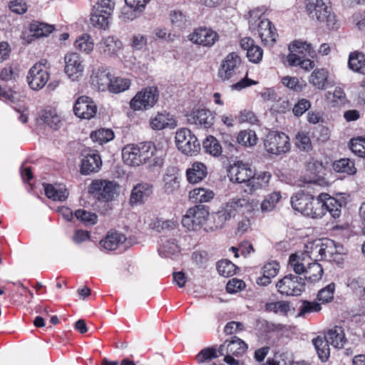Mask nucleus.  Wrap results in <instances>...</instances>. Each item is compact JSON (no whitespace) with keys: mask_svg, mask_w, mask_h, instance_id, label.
<instances>
[{"mask_svg":"<svg viewBox=\"0 0 365 365\" xmlns=\"http://www.w3.org/2000/svg\"><path fill=\"white\" fill-rule=\"evenodd\" d=\"M277 291L286 296H299L305 290L304 279L289 274L284 276L276 284Z\"/></svg>","mask_w":365,"mask_h":365,"instance_id":"obj_13","label":"nucleus"},{"mask_svg":"<svg viewBox=\"0 0 365 365\" xmlns=\"http://www.w3.org/2000/svg\"><path fill=\"white\" fill-rule=\"evenodd\" d=\"M145 164H146L150 169H160L164 164V158L163 157L162 152L157 149L155 154L153 155V156H152L150 158H149L148 162H146Z\"/></svg>","mask_w":365,"mask_h":365,"instance_id":"obj_62","label":"nucleus"},{"mask_svg":"<svg viewBox=\"0 0 365 365\" xmlns=\"http://www.w3.org/2000/svg\"><path fill=\"white\" fill-rule=\"evenodd\" d=\"M124 163L130 166H139L141 164L138 144H128L122 150Z\"/></svg>","mask_w":365,"mask_h":365,"instance_id":"obj_29","label":"nucleus"},{"mask_svg":"<svg viewBox=\"0 0 365 365\" xmlns=\"http://www.w3.org/2000/svg\"><path fill=\"white\" fill-rule=\"evenodd\" d=\"M289 53L286 58L288 66H299L306 71L314 67V61L306 58V54L312 58L317 56L311 43L301 39L295 40L289 45Z\"/></svg>","mask_w":365,"mask_h":365,"instance_id":"obj_4","label":"nucleus"},{"mask_svg":"<svg viewBox=\"0 0 365 365\" xmlns=\"http://www.w3.org/2000/svg\"><path fill=\"white\" fill-rule=\"evenodd\" d=\"M40 119L53 130L58 129L62 125L61 117L55 110H44L40 115Z\"/></svg>","mask_w":365,"mask_h":365,"instance_id":"obj_44","label":"nucleus"},{"mask_svg":"<svg viewBox=\"0 0 365 365\" xmlns=\"http://www.w3.org/2000/svg\"><path fill=\"white\" fill-rule=\"evenodd\" d=\"M266 150L274 155L285 153L289 150V138L284 133L275 130L269 131L264 139Z\"/></svg>","mask_w":365,"mask_h":365,"instance_id":"obj_12","label":"nucleus"},{"mask_svg":"<svg viewBox=\"0 0 365 365\" xmlns=\"http://www.w3.org/2000/svg\"><path fill=\"white\" fill-rule=\"evenodd\" d=\"M175 143L178 150L187 155H195L200 150L197 138L187 128H181L176 132Z\"/></svg>","mask_w":365,"mask_h":365,"instance_id":"obj_11","label":"nucleus"},{"mask_svg":"<svg viewBox=\"0 0 365 365\" xmlns=\"http://www.w3.org/2000/svg\"><path fill=\"white\" fill-rule=\"evenodd\" d=\"M323 199L325 200L324 201L325 213L329 212L333 218H338L341 215V203L327 193L326 197H323Z\"/></svg>","mask_w":365,"mask_h":365,"instance_id":"obj_47","label":"nucleus"},{"mask_svg":"<svg viewBox=\"0 0 365 365\" xmlns=\"http://www.w3.org/2000/svg\"><path fill=\"white\" fill-rule=\"evenodd\" d=\"M75 216L77 219L86 225H94L96 223L98 219L95 213L81 209L75 212Z\"/></svg>","mask_w":365,"mask_h":365,"instance_id":"obj_61","label":"nucleus"},{"mask_svg":"<svg viewBox=\"0 0 365 365\" xmlns=\"http://www.w3.org/2000/svg\"><path fill=\"white\" fill-rule=\"evenodd\" d=\"M158 251L163 257L173 258L180 252V248L175 240L163 237L159 241Z\"/></svg>","mask_w":365,"mask_h":365,"instance_id":"obj_27","label":"nucleus"},{"mask_svg":"<svg viewBox=\"0 0 365 365\" xmlns=\"http://www.w3.org/2000/svg\"><path fill=\"white\" fill-rule=\"evenodd\" d=\"M313 344L317 350L319 358L322 361H326L329 357L330 349L329 342L326 337H322L320 336L314 338L312 340Z\"/></svg>","mask_w":365,"mask_h":365,"instance_id":"obj_45","label":"nucleus"},{"mask_svg":"<svg viewBox=\"0 0 365 365\" xmlns=\"http://www.w3.org/2000/svg\"><path fill=\"white\" fill-rule=\"evenodd\" d=\"M335 291L334 283H330L325 287L322 288L317 294L318 301L322 304L331 302L334 298V293Z\"/></svg>","mask_w":365,"mask_h":365,"instance_id":"obj_60","label":"nucleus"},{"mask_svg":"<svg viewBox=\"0 0 365 365\" xmlns=\"http://www.w3.org/2000/svg\"><path fill=\"white\" fill-rule=\"evenodd\" d=\"M323 197H326V193H321L317 198H314L312 205V213H309V217L312 218H321L325 215V208H324Z\"/></svg>","mask_w":365,"mask_h":365,"instance_id":"obj_53","label":"nucleus"},{"mask_svg":"<svg viewBox=\"0 0 365 365\" xmlns=\"http://www.w3.org/2000/svg\"><path fill=\"white\" fill-rule=\"evenodd\" d=\"M150 125L153 130H162L176 125L175 120L166 112L158 113L150 120Z\"/></svg>","mask_w":365,"mask_h":365,"instance_id":"obj_34","label":"nucleus"},{"mask_svg":"<svg viewBox=\"0 0 365 365\" xmlns=\"http://www.w3.org/2000/svg\"><path fill=\"white\" fill-rule=\"evenodd\" d=\"M102 165L100 155L96 152L86 155L81 161V172L83 175H89L98 172Z\"/></svg>","mask_w":365,"mask_h":365,"instance_id":"obj_25","label":"nucleus"},{"mask_svg":"<svg viewBox=\"0 0 365 365\" xmlns=\"http://www.w3.org/2000/svg\"><path fill=\"white\" fill-rule=\"evenodd\" d=\"M130 86V81L129 79L114 76L113 75L110 85H109V88H108L107 91L114 93H119L128 90Z\"/></svg>","mask_w":365,"mask_h":365,"instance_id":"obj_48","label":"nucleus"},{"mask_svg":"<svg viewBox=\"0 0 365 365\" xmlns=\"http://www.w3.org/2000/svg\"><path fill=\"white\" fill-rule=\"evenodd\" d=\"M311 253L314 255H317L320 256V259H324L329 261H334L336 258V242L331 240H327L321 244L309 243Z\"/></svg>","mask_w":365,"mask_h":365,"instance_id":"obj_19","label":"nucleus"},{"mask_svg":"<svg viewBox=\"0 0 365 365\" xmlns=\"http://www.w3.org/2000/svg\"><path fill=\"white\" fill-rule=\"evenodd\" d=\"M187 121L190 124L210 128L213 124L214 116L212 113L207 109H197L192 110L187 115Z\"/></svg>","mask_w":365,"mask_h":365,"instance_id":"obj_24","label":"nucleus"},{"mask_svg":"<svg viewBox=\"0 0 365 365\" xmlns=\"http://www.w3.org/2000/svg\"><path fill=\"white\" fill-rule=\"evenodd\" d=\"M100 52L106 56L113 57L118 54L123 48L122 42L115 36H109L101 39L98 45Z\"/></svg>","mask_w":365,"mask_h":365,"instance_id":"obj_23","label":"nucleus"},{"mask_svg":"<svg viewBox=\"0 0 365 365\" xmlns=\"http://www.w3.org/2000/svg\"><path fill=\"white\" fill-rule=\"evenodd\" d=\"M118 187L114 181L96 179L89 185L88 192L99 201L110 202L117 195Z\"/></svg>","mask_w":365,"mask_h":365,"instance_id":"obj_9","label":"nucleus"},{"mask_svg":"<svg viewBox=\"0 0 365 365\" xmlns=\"http://www.w3.org/2000/svg\"><path fill=\"white\" fill-rule=\"evenodd\" d=\"M296 145L302 150H309L312 148V143L308 133L299 132L296 135Z\"/></svg>","mask_w":365,"mask_h":365,"instance_id":"obj_63","label":"nucleus"},{"mask_svg":"<svg viewBox=\"0 0 365 365\" xmlns=\"http://www.w3.org/2000/svg\"><path fill=\"white\" fill-rule=\"evenodd\" d=\"M253 175V170L250 165L242 162H237L230 167L228 175L230 180L237 183H248L250 177Z\"/></svg>","mask_w":365,"mask_h":365,"instance_id":"obj_20","label":"nucleus"},{"mask_svg":"<svg viewBox=\"0 0 365 365\" xmlns=\"http://www.w3.org/2000/svg\"><path fill=\"white\" fill-rule=\"evenodd\" d=\"M349 146L356 155L365 158V135L352 138Z\"/></svg>","mask_w":365,"mask_h":365,"instance_id":"obj_56","label":"nucleus"},{"mask_svg":"<svg viewBox=\"0 0 365 365\" xmlns=\"http://www.w3.org/2000/svg\"><path fill=\"white\" fill-rule=\"evenodd\" d=\"M217 269L221 276L229 277L236 273L237 267L230 260L225 259L217 262Z\"/></svg>","mask_w":365,"mask_h":365,"instance_id":"obj_57","label":"nucleus"},{"mask_svg":"<svg viewBox=\"0 0 365 365\" xmlns=\"http://www.w3.org/2000/svg\"><path fill=\"white\" fill-rule=\"evenodd\" d=\"M240 213L236 198L228 201L221 207L220 210L215 214V223L217 227H222L224 225Z\"/></svg>","mask_w":365,"mask_h":365,"instance_id":"obj_18","label":"nucleus"},{"mask_svg":"<svg viewBox=\"0 0 365 365\" xmlns=\"http://www.w3.org/2000/svg\"><path fill=\"white\" fill-rule=\"evenodd\" d=\"M281 199L282 195L278 191L267 195L260 205L261 212L264 213L274 210Z\"/></svg>","mask_w":365,"mask_h":365,"instance_id":"obj_46","label":"nucleus"},{"mask_svg":"<svg viewBox=\"0 0 365 365\" xmlns=\"http://www.w3.org/2000/svg\"><path fill=\"white\" fill-rule=\"evenodd\" d=\"M206 153L215 156H220L222 153V146L219 141L213 136H208L202 143Z\"/></svg>","mask_w":365,"mask_h":365,"instance_id":"obj_51","label":"nucleus"},{"mask_svg":"<svg viewBox=\"0 0 365 365\" xmlns=\"http://www.w3.org/2000/svg\"><path fill=\"white\" fill-rule=\"evenodd\" d=\"M237 141L242 145L252 147L256 145L257 137L255 131L252 130H244L238 133Z\"/></svg>","mask_w":365,"mask_h":365,"instance_id":"obj_52","label":"nucleus"},{"mask_svg":"<svg viewBox=\"0 0 365 365\" xmlns=\"http://www.w3.org/2000/svg\"><path fill=\"white\" fill-rule=\"evenodd\" d=\"M349 68L356 73L365 74V53L354 51L349 54Z\"/></svg>","mask_w":365,"mask_h":365,"instance_id":"obj_37","label":"nucleus"},{"mask_svg":"<svg viewBox=\"0 0 365 365\" xmlns=\"http://www.w3.org/2000/svg\"><path fill=\"white\" fill-rule=\"evenodd\" d=\"M325 98L331 107L341 106L347 101L344 90L340 87H336L333 92H327Z\"/></svg>","mask_w":365,"mask_h":365,"instance_id":"obj_41","label":"nucleus"},{"mask_svg":"<svg viewBox=\"0 0 365 365\" xmlns=\"http://www.w3.org/2000/svg\"><path fill=\"white\" fill-rule=\"evenodd\" d=\"M164 190L168 194H172L180 187L179 178L172 174H166L163 178Z\"/></svg>","mask_w":365,"mask_h":365,"instance_id":"obj_58","label":"nucleus"},{"mask_svg":"<svg viewBox=\"0 0 365 365\" xmlns=\"http://www.w3.org/2000/svg\"><path fill=\"white\" fill-rule=\"evenodd\" d=\"M245 287V283L242 279L232 278L228 281L226 290L228 293L233 294L242 291Z\"/></svg>","mask_w":365,"mask_h":365,"instance_id":"obj_64","label":"nucleus"},{"mask_svg":"<svg viewBox=\"0 0 365 365\" xmlns=\"http://www.w3.org/2000/svg\"><path fill=\"white\" fill-rule=\"evenodd\" d=\"M306 12L309 17L329 30H336L339 23L333 12L329 0H306Z\"/></svg>","mask_w":365,"mask_h":365,"instance_id":"obj_3","label":"nucleus"},{"mask_svg":"<svg viewBox=\"0 0 365 365\" xmlns=\"http://www.w3.org/2000/svg\"><path fill=\"white\" fill-rule=\"evenodd\" d=\"M150 0H125L126 8H124L123 14L124 18L133 20L136 17V13L144 11Z\"/></svg>","mask_w":365,"mask_h":365,"instance_id":"obj_31","label":"nucleus"},{"mask_svg":"<svg viewBox=\"0 0 365 365\" xmlns=\"http://www.w3.org/2000/svg\"><path fill=\"white\" fill-rule=\"evenodd\" d=\"M242 61L237 53L232 52L227 54L222 61L217 75L222 81H227L234 76L241 65Z\"/></svg>","mask_w":365,"mask_h":365,"instance_id":"obj_16","label":"nucleus"},{"mask_svg":"<svg viewBox=\"0 0 365 365\" xmlns=\"http://www.w3.org/2000/svg\"><path fill=\"white\" fill-rule=\"evenodd\" d=\"M323 165L322 163L311 160L307 164V170L311 174L307 178H305L304 182L305 183H317L319 180V175L323 170Z\"/></svg>","mask_w":365,"mask_h":365,"instance_id":"obj_42","label":"nucleus"},{"mask_svg":"<svg viewBox=\"0 0 365 365\" xmlns=\"http://www.w3.org/2000/svg\"><path fill=\"white\" fill-rule=\"evenodd\" d=\"M159 97L155 86H150L138 92L130 102V107L134 110H148L157 103Z\"/></svg>","mask_w":365,"mask_h":365,"instance_id":"obj_10","label":"nucleus"},{"mask_svg":"<svg viewBox=\"0 0 365 365\" xmlns=\"http://www.w3.org/2000/svg\"><path fill=\"white\" fill-rule=\"evenodd\" d=\"M279 268L280 265L276 261L265 264L262 269V275L257 278V283L262 286L268 285L271 282V279L277 275Z\"/></svg>","mask_w":365,"mask_h":365,"instance_id":"obj_30","label":"nucleus"},{"mask_svg":"<svg viewBox=\"0 0 365 365\" xmlns=\"http://www.w3.org/2000/svg\"><path fill=\"white\" fill-rule=\"evenodd\" d=\"M126 240L125 236L118 232H109L104 239L100 242V245L106 250H115L119 245Z\"/></svg>","mask_w":365,"mask_h":365,"instance_id":"obj_36","label":"nucleus"},{"mask_svg":"<svg viewBox=\"0 0 365 365\" xmlns=\"http://www.w3.org/2000/svg\"><path fill=\"white\" fill-rule=\"evenodd\" d=\"M333 169L336 173H344L349 175L356 173L354 162L349 158H341L333 163Z\"/></svg>","mask_w":365,"mask_h":365,"instance_id":"obj_43","label":"nucleus"},{"mask_svg":"<svg viewBox=\"0 0 365 365\" xmlns=\"http://www.w3.org/2000/svg\"><path fill=\"white\" fill-rule=\"evenodd\" d=\"M215 193L212 190L196 187L189 192V198L194 202H208L213 199Z\"/></svg>","mask_w":365,"mask_h":365,"instance_id":"obj_39","label":"nucleus"},{"mask_svg":"<svg viewBox=\"0 0 365 365\" xmlns=\"http://www.w3.org/2000/svg\"><path fill=\"white\" fill-rule=\"evenodd\" d=\"M50 68L48 61L41 59L29 69L26 79L32 90L39 91L46 85L50 78Z\"/></svg>","mask_w":365,"mask_h":365,"instance_id":"obj_8","label":"nucleus"},{"mask_svg":"<svg viewBox=\"0 0 365 365\" xmlns=\"http://www.w3.org/2000/svg\"><path fill=\"white\" fill-rule=\"evenodd\" d=\"M303 252L292 254L288 266L297 274H304V279L311 283L319 282L324 274L322 265L317 262L318 255L311 253L309 246Z\"/></svg>","mask_w":365,"mask_h":365,"instance_id":"obj_2","label":"nucleus"},{"mask_svg":"<svg viewBox=\"0 0 365 365\" xmlns=\"http://www.w3.org/2000/svg\"><path fill=\"white\" fill-rule=\"evenodd\" d=\"M272 175L269 172L259 171L250 177L247 187L250 193H253L257 190L265 188L268 186Z\"/></svg>","mask_w":365,"mask_h":365,"instance_id":"obj_26","label":"nucleus"},{"mask_svg":"<svg viewBox=\"0 0 365 365\" xmlns=\"http://www.w3.org/2000/svg\"><path fill=\"white\" fill-rule=\"evenodd\" d=\"M207 167L200 162H195L191 167L186 170V177L190 183H197L202 180L207 175Z\"/></svg>","mask_w":365,"mask_h":365,"instance_id":"obj_32","label":"nucleus"},{"mask_svg":"<svg viewBox=\"0 0 365 365\" xmlns=\"http://www.w3.org/2000/svg\"><path fill=\"white\" fill-rule=\"evenodd\" d=\"M325 337L329 344L336 349H342L347 341L344 329L341 326H334L329 329Z\"/></svg>","mask_w":365,"mask_h":365,"instance_id":"obj_28","label":"nucleus"},{"mask_svg":"<svg viewBox=\"0 0 365 365\" xmlns=\"http://www.w3.org/2000/svg\"><path fill=\"white\" fill-rule=\"evenodd\" d=\"M312 200V195L300 192L294 194L291 197V204L294 210L301 212L303 207Z\"/></svg>","mask_w":365,"mask_h":365,"instance_id":"obj_49","label":"nucleus"},{"mask_svg":"<svg viewBox=\"0 0 365 365\" xmlns=\"http://www.w3.org/2000/svg\"><path fill=\"white\" fill-rule=\"evenodd\" d=\"M73 111L75 115L80 118L91 119L96 115L97 106L91 98L83 96L76 100Z\"/></svg>","mask_w":365,"mask_h":365,"instance_id":"obj_17","label":"nucleus"},{"mask_svg":"<svg viewBox=\"0 0 365 365\" xmlns=\"http://www.w3.org/2000/svg\"><path fill=\"white\" fill-rule=\"evenodd\" d=\"M329 71L326 68H316L309 77V82L319 90H324L328 84Z\"/></svg>","mask_w":365,"mask_h":365,"instance_id":"obj_35","label":"nucleus"},{"mask_svg":"<svg viewBox=\"0 0 365 365\" xmlns=\"http://www.w3.org/2000/svg\"><path fill=\"white\" fill-rule=\"evenodd\" d=\"M74 47L81 53L90 54L94 48V41L90 34H82L76 38Z\"/></svg>","mask_w":365,"mask_h":365,"instance_id":"obj_38","label":"nucleus"},{"mask_svg":"<svg viewBox=\"0 0 365 365\" xmlns=\"http://www.w3.org/2000/svg\"><path fill=\"white\" fill-rule=\"evenodd\" d=\"M113 75L108 68L98 67L94 69L91 76V83L97 89L105 91L109 88Z\"/></svg>","mask_w":365,"mask_h":365,"instance_id":"obj_22","label":"nucleus"},{"mask_svg":"<svg viewBox=\"0 0 365 365\" xmlns=\"http://www.w3.org/2000/svg\"><path fill=\"white\" fill-rule=\"evenodd\" d=\"M64 72L72 81H79L83 76L84 60L76 52L68 53L64 56Z\"/></svg>","mask_w":365,"mask_h":365,"instance_id":"obj_14","label":"nucleus"},{"mask_svg":"<svg viewBox=\"0 0 365 365\" xmlns=\"http://www.w3.org/2000/svg\"><path fill=\"white\" fill-rule=\"evenodd\" d=\"M153 193V185L148 182H140L133 187L131 190L129 202L132 206L140 205Z\"/></svg>","mask_w":365,"mask_h":365,"instance_id":"obj_21","label":"nucleus"},{"mask_svg":"<svg viewBox=\"0 0 365 365\" xmlns=\"http://www.w3.org/2000/svg\"><path fill=\"white\" fill-rule=\"evenodd\" d=\"M114 7V0H98L91 9V24L96 28L106 29L110 23Z\"/></svg>","mask_w":365,"mask_h":365,"instance_id":"obj_6","label":"nucleus"},{"mask_svg":"<svg viewBox=\"0 0 365 365\" xmlns=\"http://www.w3.org/2000/svg\"><path fill=\"white\" fill-rule=\"evenodd\" d=\"M47 197L55 201H64L68 196V192L64 185L43 184Z\"/></svg>","mask_w":365,"mask_h":365,"instance_id":"obj_33","label":"nucleus"},{"mask_svg":"<svg viewBox=\"0 0 365 365\" xmlns=\"http://www.w3.org/2000/svg\"><path fill=\"white\" fill-rule=\"evenodd\" d=\"M249 27L252 31H257L264 45L272 46L277 36L272 22L264 16L263 9L257 8L250 12Z\"/></svg>","mask_w":365,"mask_h":365,"instance_id":"obj_5","label":"nucleus"},{"mask_svg":"<svg viewBox=\"0 0 365 365\" xmlns=\"http://www.w3.org/2000/svg\"><path fill=\"white\" fill-rule=\"evenodd\" d=\"M265 309L276 314H286L289 311V304L284 301H277L267 303Z\"/></svg>","mask_w":365,"mask_h":365,"instance_id":"obj_59","label":"nucleus"},{"mask_svg":"<svg viewBox=\"0 0 365 365\" xmlns=\"http://www.w3.org/2000/svg\"><path fill=\"white\" fill-rule=\"evenodd\" d=\"M209 215L207 207L202 205H195L186 211L181 223L187 231L198 232L207 222Z\"/></svg>","mask_w":365,"mask_h":365,"instance_id":"obj_7","label":"nucleus"},{"mask_svg":"<svg viewBox=\"0 0 365 365\" xmlns=\"http://www.w3.org/2000/svg\"><path fill=\"white\" fill-rule=\"evenodd\" d=\"M141 164H145L155 154L157 148L152 142H143L138 144Z\"/></svg>","mask_w":365,"mask_h":365,"instance_id":"obj_54","label":"nucleus"},{"mask_svg":"<svg viewBox=\"0 0 365 365\" xmlns=\"http://www.w3.org/2000/svg\"><path fill=\"white\" fill-rule=\"evenodd\" d=\"M55 29L54 25L48 24L38 21H34L30 24L29 30L33 36L36 38L47 36Z\"/></svg>","mask_w":365,"mask_h":365,"instance_id":"obj_40","label":"nucleus"},{"mask_svg":"<svg viewBox=\"0 0 365 365\" xmlns=\"http://www.w3.org/2000/svg\"><path fill=\"white\" fill-rule=\"evenodd\" d=\"M247 349V344L237 336L231 339H227L218 349L209 347L202 349L198 354V359L203 361L209 359H216L220 356H224V361L228 365H244L240 357Z\"/></svg>","mask_w":365,"mask_h":365,"instance_id":"obj_1","label":"nucleus"},{"mask_svg":"<svg viewBox=\"0 0 365 365\" xmlns=\"http://www.w3.org/2000/svg\"><path fill=\"white\" fill-rule=\"evenodd\" d=\"M189 40L195 44L210 48L218 41L219 35L210 28L199 27L189 35Z\"/></svg>","mask_w":365,"mask_h":365,"instance_id":"obj_15","label":"nucleus"},{"mask_svg":"<svg viewBox=\"0 0 365 365\" xmlns=\"http://www.w3.org/2000/svg\"><path fill=\"white\" fill-rule=\"evenodd\" d=\"M114 133L110 129L101 128L91 133V138L93 141L102 145L113 140Z\"/></svg>","mask_w":365,"mask_h":365,"instance_id":"obj_55","label":"nucleus"},{"mask_svg":"<svg viewBox=\"0 0 365 365\" xmlns=\"http://www.w3.org/2000/svg\"><path fill=\"white\" fill-rule=\"evenodd\" d=\"M239 211L242 214L252 213L258 210L259 202L255 199L250 198H236Z\"/></svg>","mask_w":365,"mask_h":365,"instance_id":"obj_50","label":"nucleus"}]
</instances>
